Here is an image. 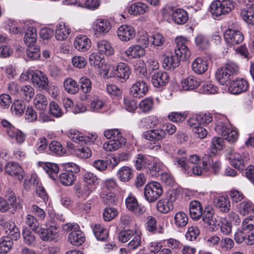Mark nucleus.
I'll list each match as a JSON object with an SVG mask.
<instances>
[{"instance_id": "6e6552de", "label": "nucleus", "mask_w": 254, "mask_h": 254, "mask_svg": "<svg viewBox=\"0 0 254 254\" xmlns=\"http://www.w3.org/2000/svg\"><path fill=\"white\" fill-rule=\"evenodd\" d=\"M176 46L174 50V54L179 59H186L190 56V52L187 46L188 40L182 36L177 37L175 40Z\"/></svg>"}, {"instance_id": "4468645a", "label": "nucleus", "mask_w": 254, "mask_h": 254, "mask_svg": "<svg viewBox=\"0 0 254 254\" xmlns=\"http://www.w3.org/2000/svg\"><path fill=\"white\" fill-rule=\"evenodd\" d=\"M125 203L127 208L135 214L140 215L145 211V207L139 205L137 199L132 194H129L127 196Z\"/></svg>"}, {"instance_id": "39448f33", "label": "nucleus", "mask_w": 254, "mask_h": 254, "mask_svg": "<svg viewBox=\"0 0 254 254\" xmlns=\"http://www.w3.org/2000/svg\"><path fill=\"white\" fill-rule=\"evenodd\" d=\"M215 131L219 135H222L224 139L229 142H235L239 136L237 131L229 127L224 122L218 121L215 127Z\"/></svg>"}, {"instance_id": "69168bd1", "label": "nucleus", "mask_w": 254, "mask_h": 254, "mask_svg": "<svg viewBox=\"0 0 254 254\" xmlns=\"http://www.w3.org/2000/svg\"><path fill=\"white\" fill-rule=\"evenodd\" d=\"M24 243L29 246L34 245L36 238L34 234L29 229H24L22 233Z\"/></svg>"}, {"instance_id": "20e7f679", "label": "nucleus", "mask_w": 254, "mask_h": 254, "mask_svg": "<svg viewBox=\"0 0 254 254\" xmlns=\"http://www.w3.org/2000/svg\"><path fill=\"white\" fill-rule=\"evenodd\" d=\"M235 5V3L216 0L210 4V11L214 17H219L230 13L234 8Z\"/></svg>"}, {"instance_id": "37998d69", "label": "nucleus", "mask_w": 254, "mask_h": 254, "mask_svg": "<svg viewBox=\"0 0 254 254\" xmlns=\"http://www.w3.org/2000/svg\"><path fill=\"white\" fill-rule=\"evenodd\" d=\"M151 160L147 156L142 154H138L134 162V166L138 170L145 169L149 165Z\"/></svg>"}, {"instance_id": "72a5a7b5", "label": "nucleus", "mask_w": 254, "mask_h": 254, "mask_svg": "<svg viewBox=\"0 0 254 254\" xmlns=\"http://www.w3.org/2000/svg\"><path fill=\"white\" fill-rule=\"evenodd\" d=\"M69 242L74 246H80L85 241V238L84 233L79 230L76 231H72L68 237Z\"/></svg>"}, {"instance_id": "4be33fe9", "label": "nucleus", "mask_w": 254, "mask_h": 254, "mask_svg": "<svg viewBox=\"0 0 254 254\" xmlns=\"http://www.w3.org/2000/svg\"><path fill=\"white\" fill-rule=\"evenodd\" d=\"M165 131L161 128L150 129L142 134V137L144 139L151 141L161 140L165 138Z\"/></svg>"}, {"instance_id": "b1692460", "label": "nucleus", "mask_w": 254, "mask_h": 254, "mask_svg": "<svg viewBox=\"0 0 254 254\" xmlns=\"http://www.w3.org/2000/svg\"><path fill=\"white\" fill-rule=\"evenodd\" d=\"M212 121V117L210 114H202L190 118L188 121V124L191 125L206 126Z\"/></svg>"}, {"instance_id": "a19ab883", "label": "nucleus", "mask_w": 254, "mask_h": 254, "mask_svg": "<svg viewBox=\"0 0 254 254\" xmlns=\"http://www.w3.org/2000/svg\"><path fill=\"white\" fill-rule=\"evenodd\" d=\"M36 29L32 27L28 28L24 37V41L25 44L27 47L36 45L35 44L36 41Z\"/></svg>"}, {"instance_id": "cd10ccee", "label": "nucleus", "mask_w": 254, "mask_h": 254, "mask_svg": "<svg viewBox=\"0 0 254 254\" xmlns=\"http://www.w3.org/2000/svg\"><path fill=\"white\" fill-rule=\"evenodd\" d=\"M131 73L129 67L126 64L121 63L117 66L115 74L121 79V82L126 81Z\"/></svg>"}, {"instance_id": "9d476101", "label": "nucleus", "mask_w": 254, "mask_h": 254, "mask_svg": "<svg viewBox=\"0 0 254 254\" xmlns=\"http://www.w3.org/2000/svg\"><path fill=\"white\" fill-rule=\"evenodd\" d=\"M224 38L227 44L233 46L242 43L244 40V35L239 31L228 29L225 31Z\"/></svg>"}, {"instance_id": "c756f323", "label": "nucleus", "mask_w": 254, "mask_h": 254, "mask_svg": "<svg viewBox=\"0 0 254 254\" xmlns=\"http://www.w3.org/2000/svg\"><path fill=\"white\" fill-rule=\"evenodd\" d=\"M192 70L198 74L204 73L208 68V63L206 60L201 58H197L191 64Z\"/></svg>"}, {"instance_id": "e2e57ef3", "label": "nucleus", "mask_w": 254, "mask_h": 254, "mask_svg": "<svg viewBox=\"0 0 254 254\" xmlns=\"http://www.w3.org/2000/svg\"><path fill=\"white\" fill-rule=\"evenodd\" d=\"M188 126L192 129L193 132L195 134L197 137L201 139L205 138L207 134V131L204 127L200 125H191L188 124Z\"/></svg>"}, {"instance_id": "a211bd4d", "label": "nucleus", "mask_w": 254, "mask_h": 254, "mask_svg": "<svg viewBox=\"0 0 254 254\" xmlns=\"http://www.w3.org/2000/svg\"><path fill=\"white\" fill-rule=\"evenodd\" d=\"M69 138L75 142H91L96 140L97 135L91 134V136H83L82 133L76 130H70L68 133Z\"/></svg>"}, {"instance_id": "412c9836", "label": "nucleus", "mask_w": 254, "mask_h": 254, "mask_svg": "<svg viewBox=\"0 0 254 254\" xmlns=\"http://www.w3.org/2000/svg\"><path fill=\"white\" fill-rule=\"evenodd\" d=\"M8 210L10 208L14 210L21 209L22 207L21 200L19 197L16 196L15 193L11 190H7L5 193Z\"/></svg>"}, {"instance_id": "6e6d98bb", "label": "nucleus", "mask_w": 254, "mask_h": 254, "mask_svg": "<svg viewBox=\"0 0 254 254\" xmlns=\"http://www.w3.org/2000/svg\"><path fill=\"white\" fill-rule=\"evenodd\" d=\"M49 148L51 152L57 155L62 156L66 153L65 149L57 141H52L49 145Z\"/></svg>"}, {"instance_id": "de8ad7c7", "label": "nucleus", "mask_w": 254, "mask_h": 254, "mask_svg": "<svg viewBox=\"0 0 254 254\" xmlns=\"http://www.w3.org/2000/svg\"><path fill=\"white\" fill-rule=\"evenodd\" d=\"M64 87L67 93L71 94L76 93L79 90L77 82L70 78H67L64 81Z\"/></svg>"}, {"instance_id": "49530a36", "label": "nucleus", "mask_w": 254, "mask_h": 254, "mask_svg": "<svg viewBox=\"0 0 254 254\" xmlns=\"http://www.w3.org/2000/svg\"><path fill=\"white\" fill-rule=\"evenodd\" d=\"M34 104L37 109L44 111L47 107L48 100L44 94H37L34 99Z\"/></svg>"}, {"instance_id": "4c0bfd02", "label": "nucleus", "mask_w": 254, "mask_h": 254, "mask_svg": "<svg viewBox=\"0 0 254 254\" xmlns=\"http://www.w3.org/2000/svg\"><path fill=\"white\" fill-rule=\"evenodd\" d=\"M144 47L139 45L129 47L125 51L126 55L129 58H136L145 55Z\"/></svg>"}, {"instance_id": "79ce46f5", "label": "nucleus", "mask_w": 254, "mask_h": 254, "mask_svg": "<svg viewBox=\"0 0 254 254\" xmlns=\"http://www.w3.org/2000/svg\"><path fill=\"white\" fill-rule=\"evenodd\" d=\"M157 209L162 213H167L174 208V204L166 198L159 200L156 204Z\"/></svg>"}, {"instance_id": "7c9ffc66", "label": "nucleus", "mask_w": 254, "mask_h": 254, "mask_svg": "<svg viewBox=\"0 0 254 254\" xmlns=\"http://www.w3.org/2000/svg\"><path fill=\"white\" fill-rule=\"evenodd\" d=\"M214 203L215 206L223 213H226L230 210L231 204L227 196L222 195L215 198Z\"/></svg>"}, {"instance_id": "0e129e2a", "label": "nucleus", "mask_w": 254, "mask_h": 254, "mask_svg": "<svg viewBox=\"0 0 254 254\" xmlns=\"http://www.w3.org/2000/svg\"><path fill=\"white\" fill-rule=\"evenodd\" d=\"M21 95L25 100L30 101L34 95V90L30 85H24L20 88Z\"/></svg>"}, {"instance_id": "603ef678", "label": "nucleus", "mask_w": 254, "mask_h": 254, "mask_svg": "<svg viewBox=\"0 0 254 254\" xmlns=\"http://www.w3.org/2000/svg\"><path fill=\"white\" fill-rule=\"evenodd\" d=\"M13 241L8 237L0 239V253L6 254L9 252L13 247Z\"/></svg>"}, {"instance_id": "13d9d810", "label": "nucleus", "mask_w": 254, "mask_h": 254, "mask_svg": "<svg viewBox=\"0 0 254 254\" xmlns=\"http://www.w3.org/2000/svg\"><path fill=\"white\" fill-rule=\"evenodd\" d=\"M26 55L29 60H37L40 57L39 47L37 46H28L26 51Z\"/></svg>"}, {"instance_id": "09e8293b", "label": "nucleus", "mask_w": 254, "mask_h": 254, "mask_svg": "<svg viewBox=\"0 0 254 254\" xmlns=\"http://www.w3.org/2000/svg\"><path fill=\"white\" fill-rule=\"evenodd\" d=\"M175 226L178 228L186 226L188 223V217L186 213L180 211L176 213L174 217Z\"/></svg>"}, {"instance_id": "2eb2a0df", "label": "nucleus", "mask_w": 254, "mask_h": 254, "mask_svg": "<svg viewBox=\"0 0 254 254\" xmlns=\"http://www.w3.org/2000/svg\"><path fill=\"white\" fill-rule=\"evenodd\" d=\"M117 35L121 40L128 41L135 37V31L134 28L130 25H123L118 28Z\"/></svg>"}, {"instance_id": "338daca9", "label": "nucleus", "mask_w": 254, "mask_h": 254, "mask_svg": "<svg viewBox=\"0 0 254 254\" xmlns=\"http://www.w3.org/2000/svg\"><path fill=\"white\" fill-rule=\"evenodd\" d=\"M199 234L200 230L198 227L196 226H192L188 228L186 237L187 240L192 241L195 240Z\"/></svg>"}, {"instance_id": "423d86ee", "label": "nucleus", "mask_w": 254, "mask_h": 254, "mask_svg": "<svg viewBox=\"0 0 254 254\" xmlns=\"http://www.w3.org/2000/svg\"><path fill=\"white\" fill-rule=\"evenodd\" d=\"M45 228H40L38 231V234L40 237L44 241L54 240L57 236L59 227L48 220L45 224Z\"/></svg>"}, {"instance_id": "393cba45", "label": "nucleus", "mask_w": 254, "mask_h": 254, "mask_svg": "<svg viewBox=\"0 0 254 254\" xmlns=\"http://www.w3.org/2000/svg\"><path fill=\"white\" fill-rule=\"evenodd\" d=\"M180 62V59H179V58L176 57L175 54L171 53L164 56L162 65L165 69L172 70L178 66Z\"/></svg>"}, {"instance_id": "c9c22d12", "label": "nucleus", "mask_w": 254, "mask_h": 254, "mask_svg": "<svg viewBox=\"0 0 254 254\" xmlns=\"http://www.w3.org/2000/svg\"><path fill=\"white\" fill-rule=\"evenodd\" d=\"M117 175L120 181L127 182L133 177V170L128 166H123L118 171Z\"/></svg>"}, {"instance_id": "6ab92c4d", "label": "nucleus", "mask_w": 254, "mask_h": 254, "mask_svg": "<svg viewBox=\"0 0 254 254\" xmlns=\"http://www.w3.org/2000/svg\"><path fill=\"white\" fill-rule=\"evenodd\" d=\"M111 28L110 22L107 19H98L93 24V29L97 35H101L107 33Z\"/></svg>"}, {"instance_id": "f8f14e48", "label": "nucleus", "mask_w": 254, "mask_h": 254, "mask_svg": "<svg viewBox=\"0 0 254 254\" xmlns=\"http://www.w3.org/2000/svg\"><path fill=\"white\" fill-rule=\"evenodd\" d=\"M5 172L17 179L19 181H21L24 177V172L21 166L16 162H9L5 166Z\"/></svg>"}, {"instance_id": "2f4dec72", "label": "nucleus", "mask_w": 254, "mask_h": 254, "mask_svg": "<svg viewBox=\"0 0 254 254\" xmlns=\"http://www.w3.org/2000/svg\"><path fill=\"white\" fill-rule=\"evenodd\" d=\"M92 231L97 240L105 242L109 237V231L100 224H95L92 227Z\"/></svg>"}, {"instance_id": "680f3d73", "label": "nucleus", "mask_w": 254, "mask_h": 254, "mask_svg": "<svg viewBox=\"0 0 254 254\" xmlns=\"http://www.w3.org/2000/svg\"><path fill=\"white\" fill-rule=\"evenodd\" d=\"M25 223L32 231L38 233V231L40 229L39 228V223L33 215L30 214L27 215Z\"/></svg>"}, {"instance_id": "0eeeda50", "label": "nucleus", "mask_w": 254, "mask_h": 254, "mask_svg": "<svg viewBox=\"0 0 254 254\" xmlns=\"http://www.w3.org/2000/svg\"><path fill=\"white\" fill-rule=\"evenodd\" d=\"M31 79L34 86L40 90L48 89L49 80L45 73L38 70L33 71L31 72Z\"/></svg>"}, {"instance_id": "c03bdc74", "label": "nucleus", "mask_w": 254, "mask_h": 254, "mask_svg": "<svg viewBox=\"0 0 254 254\" xmlns=\"http://www.w3.org/2000/svg\"><path fill=\"white\" fill-rule=\"evenodd\" d=\"M196 46L201 50L207 49L210 46L209 39L205 35L202 34H197L194 38Z\"/></svg>"}, {"instance_id": "ea45409f", "label": "nucleus", "mask_w": 254, "mask_h": 254, "mask_svg": "<svg viewBox=\"0 0 254 254\" xmlns=\"http://www.w3.org/2000/svg\"><path fill=\"white\" fill-rule=\"evenodd\" d=\"M43 168L52 180H56L58 178L59 168L57 164L53 163L46 162L44 164Z\"/></svg>"}, {"instance_id": "bb28decb", "label": "nucleus", "mask_w": 254, "mask_h": 254, "mask_svg": "<svg viewBox=\"0 0 254 254\" xmlns=\"http://www.w3.org/2000/svg\"><path fill=\"white\" fill-rule=\"evenodd\" d=\"M190 214L193 220L199 219L202 215L203 208L197 200L191 201L189 205Z\"/></svg>"}, {"instance_id": "58836bf2", "label": "nucleus", "mask_w": 254, "mask_h": 254, "mask_svg": "<svg viewBox=\"0 0 254 254\" xmlns=\"http://www.w3.org/2000/svg\"><path fill=\"white\" fill-rule=\"evenodd\" d=\"M200 83V79L193 76H190L183 80L182 86L185 90H193L196 88Z\"/></svg>"}, {"instance_id": "a878e982", "label": "nucleus", "mask_w": 254, "mask_h": 254, "mask_svg": "<svg viewBox=\"0 0 254 254\" xmlns=\"http://www.w3.org/2000/svg\"><path fill=\"white\" fill-rule=\"evenodd\" d=\"M202 217L204 223L207 224L213 229V226L218 225L216 219L214 217V210L211 206H208L205 208Z\"/></svg>"}, {"instance_id": "473e14b6", "label": "nucleus", "mask_w": 254, "mask_h": 254, "mask_svg": "<svg viewBox=\"0 0 254 254\" xmlns=\"http://www.w3.org/2000/svg\"><path fill=\"white\" fill-rule=\"evenodd\" d=\"M97 50L101 54L104 55L111 56L114 54V50L111 43L106 40H102L97 43Z\"/></svg>"}, {"instance_id": "f704fd0d", "label": "nucleus", "mask_w": 254, "mask_h": 254, "mask_svg": "<svg viewBox=\"0 0 254 254\" xmlns=\"http://www.w3.org/2000/svg\"><path fill=\"white\" fill-rule=\"evenodd\" d=\"M148 10V6L143 2H136L132 4L128 8L129 14L137 15L143 14Z\"/></svg>"}, {"instance_id": "5fc2aeb1", "label": "nucleus", "mask_w": 254, "mask_h": 254, "mask_svg": "<svg viewBox=\"0 0 254 254\" xmlns=\"http://www.w3.org/2000/svg\"><path fill=\"white\" fill-rule=\"evenodd\" d=\"M104 56L100 53H93L89 58L90 64L95 67L99 68L103 64Z\"/></svg>"}, {"instance_id": "dca6fc26", "label": "nucleus", "mask_w": 254, "mask_h": 254, "mask_svg": "<svg viewBox=\"0 0 254 254\" xmlns=\"http://www.w3.org/2000/svg\"><path fill=\"white\" fill-rule=\"evenodd\" d=\"M169 76L166 71H159L155 72L152 76V83L155 87L162 88L169 81Z\"/></svg>"}, {"instance_id": "4d7b16f0", "label": "nucleus", "mask_w": 254, "mask_h": 254, "mask_svg": "<svg viewBox=\"0 0 254 254\" xmlns=\"http://www.w3.org/2000/svg\"><path fill=\"white\" fill-rule=\"evenodd\" d=\"M146 172L150 176L157 177L161 173V166L156 163L150 162L149 165L146 169Z\"/></svg>"}, {"instance_id": "5701e85b", "label": "nucleus", "mask_w": 254, "mask_h": 254, "mask_svg": "<svg viewBox=\"0 0 254 254\" xmlns=\"http://www.w3.org/2000/svg\"><path fill=\"white\" fill-rule=\"evenodd\" d=\"M74 46L79 51L86 52L91 47V41L86 35H78L74 41Z\"/></svg>"}, {"instance_id": "f03ea898", "label": "nucleus", "mask_w": 254, "mask_h": 254, "mask_svg": "<svg viewBox=\"0 0 254 254\" xmlns=\"http://www.w3.org/2000/svg\"><path fill=\"white\" fill-rule=\"evenodd\" d=\"M239 70L238 65L234 63L229 62L225 66L219 67L215 73V78L222 85L227 84V82Z\"/></svg>"}, {"instance_id": "a18cd8bd", "label": "nucleus", "mask_w": 254, "mask_h": 254, "mask_svg": "<svg viewBox=\"0 0 254 254\" xmlns=\"http://www.w3.org/2000/svg\"><path fill=\"white\" fill-rule=\"evenodd\" d=\"M76 179V176L74 174L67 171L62 173L59 176L61 183L66 186L72 185Z\"/></svg>"}, {"instance_id": "8fccbe9b", "label": "nucleus", "mask_w": 254, "mask_h": 254, "mask_svg": "<svg viewBox=\"0 0 254 254\" xmlns=\"http://www.w3.org/2000/svg\"><path fill=\"white\" fill-rule=\"evenodd\" d=\"M8 136L12 139L14 138L18 144H22L25 141L26 136L25 133L16 128H12L10 129Z\"/></svg>"}, {"instance_id": "774afa93", "label": "nucleus", "mask_w": 254, "mask_h": 254, "mask_svg": "<svg viewBox=\"0 0 254 254\" xmlns=\"http://www.w3.org/2000/svg\"><path fill=\"white\" fill-rule=\"evenodd\" d=\"M217 91V87L211 82H203L200 88V92L203 94H215Z\"/></svg>"}, {"instance_id": "e433bc0d", "label": "nucleus", "mask_w": 254, "mask_h": 254, "mask_svg": "<svg viewBox=\"0 0 254 254\" xmlns=\"http://www.w3.org/2000/svg\"><path fill=\"white\" fill-rule=\"evenodd\" d=\"M172 19L177 24H184L188 20V14L184 9L178 8L173 12Z\"/></svg>"}, {"instance_id": "ddd939ff", "label": "nucleus", "mask_w": 254, "mask_h": 254, "mask_svg": "<svg viewBox=\"0 0 254 254\" xmlns=\"http://www.w3.org/2000/svg\"><path fill=\"white\" fill-rule=\"evenodd\" d=\"M249 86L247 80L242 78H238L230 83L229 90L233 94H239L247 91Z\"/></svg>"}, {"instance_id": "052dcab7", "label": "nucleus", "mask_w": 254, "mask_h": 254, "mask_svg": "<svg viewBox=\"0 0 254 254\" xmlns=\"http://www.w3.org/2000/svg\"><path fill=\"white\" fill-rule=\"evenodd\" d=\"M173 164L176 167L181 168V170L184 173H189L190 167L186 162L185 157L182 156V157H176L174 158Z\"/></svg>"}, {"instance_id": "bf43d9fd", "label": "nucleus", "mask_w": 254, "mask_h": 254, "mask_svg": "<svg viewBox=\"0 0 254 254\" xmlns=\"http://www.w3.org/2000/svg\"><path fill=\"white\" fill-rule=\"evenodd\" d=\"M153 107V100L151 98H146L142 100L139 104V109L144 113L150 112Z\"/></svg>"}, {"instance_id": "f3484780", "label": "nucleus", "mask_w": 254, "mask_h": 254, "mask_svg": "<svg viewBox=\"0 0 254 254\" xmlns=\"http://www.w3.org/2000/svg\"><path fill=\"white\" fill-rule=\"evenodd\" d=\"M242 19L247 24L254 25V4L249 1L246 7L243 8L240 12Z\"/></svg>"}, {"instance_id": "7ed1b4c3", "label": "nucleus", "mask_w": 254, "mask_h": 254, "mask_svg": "<svg viewBox=\"0 0 254 254\" xmlns=\"http://www.w3.org/2000/svg\"><path fill=\"white\" fill-rule=\"evenodd\" d=\"M162 193V187L157 182H149L144 188V196L145 200L149 203L155 202Z\"/></svg>"}, {"instance_id": "f257e3e1", "label": "nucleus", "mask_w": 254, "mask_h": 254, "mask_svg": "<svg viewBox=\"0 0 254 254\" xmlns=\"http://www.w3.org/2000/svg\"><path fill=\"white\" fill-rule=\"evenodd\" d=\"M188 160L190 163L194 164L190 169L193 174L200 176L210 170L213 163V156L209 154H205L201 160L198 155L193 154L189 157Z\"/></svg>"}, {"instance_id": "3c124183", "label": "nucleus", "mask_w": 254, "mask_h": 254, "mask_svg": "<svg viewBox=\"0 0 254 254\" xmlns=\"http://www.w3.org/2000/svg\"><path fill=\"white\" fill-rule=\"evenodd\" d=\"M25 105L22 100H15L11 107L12 113L17 117L21 116L25 109Z\"/></svg>"}, {"instance_id": "1a4fd4ad", "label": "nucleus", "mask_w": 254, "mask_h": 254, "mask_svg": "<svg viewBox=\"0 0 254 254\" xmlns=\"http://www.w3.org/2000/svg\"><path fill=\"white\" fill-rule=\"evenodd\" d=\"M249 160V154L245 152L240 154L234 152L231 155L230 163L235 169L243 171L246 167V163Z\"/></svg>"}, {"instance_id": "aec40b11", "label": "nucleus", "mask_w": 254, "mask_h": 254, "mask_svg": "<svg viewBox=\"0 0 254 254\" xmlns=\"http://www.w3.org/2000/svg\"><path fill=\"white\" fill-rule=\"evenodd\" d=\"M126 139L123 136L116 137L115 138L106 142L103 144V148L106 151H114L125 144Z\"/></svg>"}, {"instance_id": "9b49d317", "label": "nucleus", "mask_w": 254, "mask_h": 254, "mask_svg": "<svg viewBox=\"0 0 254 254\" xmlns=\"http://www.w3.org/2000/svg\"><path fill=\"white\" fill-rule=\"evenodd\" d=\"M148 90L146 82L143 80L136 81L130 87V94L135 98H140L144 96Z\"/></svg>"}, {"instance_id": "c85d7f7f", "label": "nucleus", "mask_w": 254, "mask_h": 254, "mask_svg": "<svg viewBox=\"0 0 254 254\" xmlns=\"http://www.w3.org/2000/svg\"><path fill=\"white\" fill-rule=\"evenodd\" d=\"M70 33V29L64 23L61 22L56 25L55 38L58 41H63L67 38Z\"/></svg>"}, {"instance_id": "864d4df0", "label": "nucleus", "mask_w": 254, "mask_h": 254, "mask_svg": "<svg viewBox=\"0 0 254 254\" xmlns=\"http://www.w3.org/2000/svg\"><path fill=\"white\" fill-rule=\"evenodd\" d=\"M248 230H238L235 234V240L238 243H242L244 242L247 244V242L250 239L251 234Z\"/></svg>"}]
</instances>
